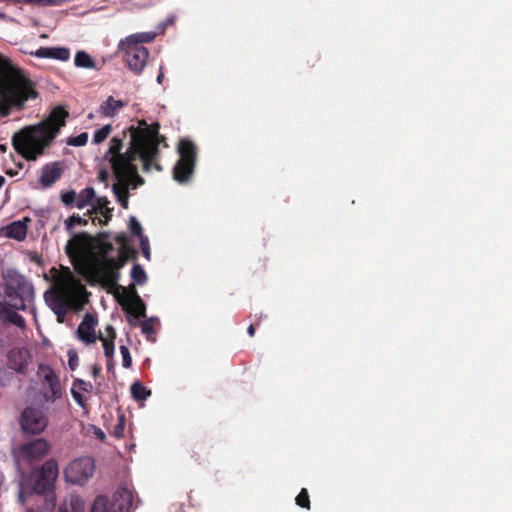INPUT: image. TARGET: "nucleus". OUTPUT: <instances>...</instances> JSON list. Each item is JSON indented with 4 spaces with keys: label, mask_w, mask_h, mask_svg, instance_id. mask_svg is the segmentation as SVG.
I'll list each match as a JSON object with an SVG mask.
<instances>
[{
    "label": "nucleus",
    "mask_w": 512,
    "mask_h": 512,
    "mask_svg": "<svg viewBox=\"0 0 512 512\" xmlns=\"http://www.w3.org/2000/svg\"><path fill=\"white\" fill-rule=\"evenodd\" d=\"M159 130L158 122L149 125L145 120H140L138 127L130 126L122 137L114 136L110 140L103 158L110 164L116 180L123 181L129 189L144 184L134 163L137 157L142 161L144 172H150L152 168L159 172L163 170L158 163L159 147L161 144L168 147V144Z\"/></svg>",
    "instance_id": "f257e3e1"
},
{
    "label": "nucleus",
    "mask_w": 512,
    "mask_h": 512,
    "mask_svg": "<svg viewBox=\"0 0 512 512\" xmlns=\"http://www.w3.org/2000/svg\"><path fill=\"white\" fill-rule=\"evenodd\" d=\"M113 245L106 240L105 234L93 237L88 233L73 235L68 240L65 252L75 271L83 276L90 285H96L104 273Z\"/></svg>",
    "instance_id": "f03ea898"
},
{
    "label": "nucleus",
    "mask_w": 512,
    "mask_h": 512,
    "mask_svg": "<svg viewBox=\"0 0 512 512\" xmlns=\"http://www.w3.org/2000/svg\"><path fill=\"white\" fill-rule=\"evenodd\" d=\"M68 117L69 112L63 106L54 107L38 124L25 126L16 132L12 137L13 148L25 160L36 161L52 145Z\"/></svg>",
    "instance_id": "7ed1b4c3"
},
{
    "label": "nucleus",
    "mask_w": 512,
    "mask_h": 512,
    "mask_svg": "<svg viewBox=\"0 0 512 512\" xmlns=\"http://www.w3.org/2000/svg\"><path fill=\"white\" fill-rule=\"evenodd\" d=\"M0 96L9 106L23 107L28 99L38 96L33 83L17 71H7L0 76Z\"/></svg>",
    "instance_id": "20e7f679"
},
{
    "label": "nucleus",
    "mask_w": 512,
    "mask_h": 512,
    "mask_svg": "<svg viewBox=\"0 0 512 512\" xmlns=\"http://www.w3.org/2000/svg\"><path fill=\"white\" fill-rule=\"evenodd\" d=\"M156 36V32H140L120 41L119 50L124 55L127 67L135 74H141L148 62L149 51L143 44L153 42Z\"/></svg>",
    "instance_id": "39448f33"
},
{
    "label": "nucleus",
    "mask_w": 512,
    "mask_h": 512,
    "mask_svg": "<svg viewBox=\"0 0 512 512\" xmlns=\"http://www.w3.org/2000/svg\"><path fill=\"white\" fill-rule=\"evenodd\" d=\"M5 282V295L9 305L15 310H25L26 302L34 297V289L30 282L16 269L8 268L2 273Z\"/></svg>",
    "instance_id": "423d86ee"
},
{
    "label": "nucleus",
    "mask_w": 512,
    "mask_h": 512,
    "mask_svg": "<svg viewBox=\"0 0 512 512\" xmlns=\"http://www.w3.org/2000/svg\"><path fill=\"white\" fill-rule=\"evenodd\" d=\"M85 295H87L86 287L78 279L69 276L53 300L52 309L57 315L58 322H63L67 309L76 308Z\"/></svg>",
    "instance_id": "0eeeda50"
},
{
    "label": "nucleus",
    "mask_w": 512,
    "mask_h": 512,
    "mask_svg": "<svg viewBox=\"0 0 512 512\" xmlns=\"http://www.w3.org/2000/svg\"><path fill=\"white\" fill-rule=\"evenodd\" d=\"M58 477V464L56 460H47L36 475L35 483L31 487V495L43 497L45 509L52 511L56 505L54 483Z\"/></svg>",
    "instance_id": "6e6552de"
},
{
    "label": "nucleus",
    "mask_w": 512,
    "mask_h": 512,
    "mask_svg": "<svg viewBox=\"0 0 512 512\" xmlns=\"http://www.w3.org/2000/svg\"><path fill=\"white\" fill-rule=\"evenodd\" d=\"M178 152L180 158L173 168V178L179 183H186L194 174L197 148L192 141L184 139L179 143Z\"/></svg>",
    "instance_id": "1a4fd4ad"
},
{
    "label": "nucleus",
    "mask_w": 512,
    "mask_h": 512,
    "mask_svg": "<svg viewBox=\"0 0 512 512\" xmlns=\"http://www.w3.org/2000/svg\"><path fill=\"white\" fill-rule=\"evenodd\" d=\"M132 493L126 489H119L110 502L106 496H97L91 507V512H129L132 506Z\"/></svg>",
    "instance_id": "9d476101"
},
{
    "label": "nucleus",
    "mask_w": 512,
    "mask_h": 512,
    "mask_svg": "<svg viewBox=\"0 0 512 512\" xmlns=\"http://www.w3.org/2000/svg\"><path fill=\"white\" fill-rule=\"evenodd\" d=\"M137 251L130 247H121L117 258H110L108 265L100 278V284L104 287L117 286L120 279L119 270L124 267L129 258H136Z\"/></svg>",
    "instance_id": "9b49d317"
},
{
    "label": "nucleus",
    "mask_w": 512,
    "mask_h": 512,
    "mask_svg": "<svg viewBox=\"0 0 512 512\" xmlns=\"http://www.w3.org/2000/svg\"><path fill=\"white\" fill-rule=\"evenodd\" d=\"M94 471V460L91 457H80L66 467L65 478L69 483L83 485L93 476Z\"/></svg>",
    "instance_id": "f8f14e48"
},
{
    "label": "nucleus",
    "mask_w": 512,
    "mask_h": 512,
    "mask_svg": "<svg viewBox=\"0 0 512 512\" xmlns=\"http://www.w3.org/2000/svg\"><path fill=\"white\" fill-rule=\"evenodd\" d=\"M48 425V418L40 407L27 406L21 413L20 426L25 434L37 435Z\"/></svg>",
    "instance_id": "ddd939ff"
},
{
    "label": "nucleus",
    "mask_w": 512,
    "mask_h": 512,
    "mask_svg": "<svg viewBox=\"0 0 512 512\" xmlns=\"http://www.w3.org/2000/svg\"><path fill=\"white\" fill-rule=\"evenodd\" d=\"M38 377L42 380L44 387H47V391L44 393V397L47 401L54 402L59 399L62 395L60 379L55 371L46 364H39Z\"/></svg>",
    "instance_id": "4468645a"
},
{
    "label": "nucleus",
    "mask_w": 512,
    "mask_h": 512,
    "mask_svg": "<svg viewBox=\"0 0 512 512\" xmlns=\"http://www.w3.org/2000/svg\"><path fill=\"white\" fill-rule=\"evenodd\" d=\"M50 450L47 440L38 438L33 441L22 444L19 447L18 455L21 459L27 461H37L44 458Z\"/></svg>",
    "instance_id": "2eb2a0df"
},
{
    "label": "nucleus",
    "mask_w": 512,
    "mask_h": 512,
    "mask_svg": "<svg viewBox=\"0 0 512 512\" xmlns=\"http://www.w3.org/2000/svg\"><path fill=\"white\" fill-rule=\"evenodd\" d=\"M31 358L32 356L26 348H14L7 354L8 367L20 374H26Z\"/></svg>",
    "instance_id": "dca6fc26"
},
{
    "label": "nucleus",
    "mask_w": 512,
    "mask_h": 512,
    "mask_svg": "<svg viewBox=\"0 0 512 512\" xmlns=\"http://www.w3.org/2000/svg\"><path fill=\"white\" fill-rule=\"evenodd\" d=\"M98 324V319L95 315L87 313L77 328L78 338L85 344H93L99 338L96 335L95 328Z\"/></svg>",
    "instance_id": "f3484780"
},
{
    "label": "nucleus",
    "mask_w": 512,
    "mask_h": 512,
    "mask_svg": "<svg viewBox=\"0 0 512 512\" xmlns=\"http://www.w3.org/2000/svg\"><path fill=\"white\" fill-rule=\"evenodd\" d=\"M62 175L60 162L46 164L41 169L40 184L44 188L51 187Z\"/></svg>",
    "instance_id": "a211bd4d"
},
{
    "label": "nucleus",
    "mask_w": 512,
    "mask_h": 512,
    "mask_svg": "<svg viewBox=\"0 0 512 512\" xmlns=\"http://www.w3.org/2000/svg\"><path fill=\"white\" fill-rule=\"evenodd\" d=\"M40 58H51L60 61H67L70 57V50L65 47H41L36 51Z\"/></svg>",
    "instance_id": "6ab92c4d"
},
{
    "label": "nucleus",
    "mask_w": 512,
    "mask_h": 512,
    "mask_svg": "<svg viewBox=\"0 0 512 512\" xmlns=\"http://www.w3.org/2000/svg\"><path fill=\"white\" fill-rule=\"evenodd\" d=\"M126 105L122 100H117L113 96H109L99 107V113L105 117H113L116 112Z\"/></svg>",
    "instance_id": "aec40b11"
},
{
    "label": "nucleus",
    "mask_w": 512,
    "mask_h": 512,
    "mask_svg": "<svg viewBox=\"0 0 512 512\" xmlns=\"http://www.w3.org/2000/svg\"><path fill=\"white\" fill-rule=\"evenodd\" d=\"M112 191L119 202V204L124 208H128L129 204V188L127 184H124L123 181H116V183L112 186Z\"/></svg>",
    "instance_id": "412c9836"
},
{
    "label": "nucleus",
    "mask_w": 512,
    "mask_h": 512,
    "mask_svg": "<svg viewBox=\"0 0 512 512\" xmlns=\"http://www.w3.org/2000/svg\"><path fill=\"white\" fill-rule=\"evenodd\" d=\"M84 510V501L78 496L70 495L63 504H61L58 512H84Z\"/></svg>",
    "instance_id": "4be33fe9"
},
{
    "label": "nucleus",
    "mask_w": 512,
    "mask_h": 512,
    "mask_svg": "<svg viewBox=\"0 0 512 512\" xmlns=\"http://www.w3.org/2000/svg\"><path fill=\"white\" fill-rule=\"evenodd\" d=\"M95 205L93 209L87 212V215L91 218L93 213H96L97 211H100L103 216L105 217V223H107L111 217H112V210L111 208H108L109 200L107 197H96L94 199Z\"/></svg>",
    "instance_id": "5701e85b"
},
{
    "label": "nucleus",
    "mask_w": 512,
    "mask_h": 512,
    "mask_svg": "<svg viewBox=\"0 0 512 512\" xmlns=\"http://www.w3.org/2000/svg\"><path fill=\"white\" fill-rule=\"evenodd\" d=\"M6 234L9 238L21 241L27 235V226L20 221H15L7 226Z\"/></svg>",
    "instance_id": "b1692460"
},
{
    "label": "nucleus",
    "mask_w": 512,
    "mask_h": 512,
    "mask_svg": "<svg viewBox=\"0 0 512 512\" xmlns=\"http://www.w3.org/2000/svg\"><path fill=\"white\" fill-rule=\"evenodd\" d=\"M95 199V190L93 187H86L79 194H77L76 198V207L78 209H83L88 205L94 203Z\"/></svg>",
    "instance_id": "393cba45"
},
{
    "label": "nucleus",
    "mask_w": 512,
    "mask_h": 512,
    "mask_svg": "<svg viewBox=\"0 0 512 512\" xmlns=\"http://www.w3.org/2000/svg\"><path fill=\"white\" fill-rule=\"evenodd\" d=\"M0 306L2 307V312H3V314H5L4 317L7 321L16 325L19 328L25 327V325H26L25 319L20 314L9 309L8 307H6L5 304L0 303Z\"/></svg>",
    "instance_id": "a878e982"
},
{
    "label": "nucleus",
    "mask_w": 512,
    "mask_h": 512,
    "mask_svg": "<svg viewBox=\"0 0 512 512\" xmlns=\"http://www.w3.org/2000/svg\"><path fill=\"white\" fill-rule=\"evenodd\" d=\"M75 66L85 69L95 68V61L85 51H78L74 58Z\"/></svg>",
    "instance_id": "bb28decb"
},
{
    "label": "nucleus",
    "mask_w": 512,
    "mask_h": 512,
    "mask_svg": "<svg viewBox=\"0 0 512 512\" xmlns=\"http://www.w3.org/2000/svg\"><path fill=\"white\" fill-rule=\"evenodd\" d=\"M88 224V219L81 217L79 214H73L69 216L65 222V229L69 234H72L75 226H86Z\"/></svg>",
    "instance_id": "cd10ccee"
},
{
    "label": "nucleus",
    "mask_w": 512,
    "mask_h": 512,
    "mask_svg": "<svg viewBox=\"0 0 512 512\" xmlns=\"http://www.w3.org/2000/svg\"><path fill=\"white\" fill-rule=\"evenodd\" d=\"M135 285L136 284L133 283V284H130L127 288H124L123 286H120L117 284V286H112V287H107V288L109 290L115 289L117 293L119 292V290H122L123 293H125L126 297L130 301L137 300L139 302L140 306H142V299L138 295Z\"/></svg>",
    "instance_id": "c85d7f7f"
},
{
    "label": "nucleus",
    "mask_w": 512,
    "mask_h": 512,
    "mask_svg": "<svg viewBox=\"0 0 512 512\" xmlns=\"http://www.w3.org/2000/svg\"><path fill=\"white\" fill-rule=\"evenodd\" d=\"M131 394L135 400L142 401L147 399L151 392L140 382H135L131 385Z\"/></svg>",
    "instance_id": "c756f323"
},
{
    "label": "nucleus",
    "mask_w": 512,
    "mask_h": 512,
    "mask_svg": "<svg viewBox=\"0 0 512 512\" xmlns=\"http://www.w3.org/2000/svg\"><path fill=\"white\" fill-rule=\"evenodd\" d=\"M130 275L135 284L143 285L147 282V274L140 264L133 265Z\"/></svg>",
    "instance_id": "7c9ffc66"
},
{
    "label": "nucleus",
    "mask_w": 512,
    "mask_h": 512,
    "mask_svg": "<svg viewBox=\"0 0 512 512\" xmlns=\"http://www.w3.org/2000/svg\"><path fill=\"white\" fill-rule=\"evenodd\" d=\"M131 304L128 307V312L132 314L135 318H143L146 316V307L144 302L142 301V306H140L137 300L130 301Z\"/></svg>",
    "instance_id": "2f4dec72"
},
{
    "label": "nucleus",
    "mask_w": 512,
    "mask_h": 512,
    "mask_svg": "<svg viewBox=\"0 0 512 512\" xmlns=\"http://www.w3.org/2000/svg\"><path fill=\"white\" fill-rule=\"evenodd\" d=\"M98 339L102 341L104 355L106 356L107 360H113L115 352V339H104L102 335H99Z\"/></svg>",
    "instance_id": "473e14b6"
},
{
    "label": "nucleus",
    "mask_w": 512,
    "mask_h": 512,
    "mask_svg": "<svg viewBox=\"0 0 512 512\" xmlns=\"http://www.w3.org/2000/svg\"><path fill=\"white\" fill-rule=\"evenodd\" d=\"M112 132V126L110 124L104 125L100 129L96 130L93 135V143H102Z\"/></svg>",
    "instance_id": "72a5a7b5"
},
{
    "label": "nucleus",
    "mask_w": 512,
    "mask_h": 512,
    "mask_svg": "<svg viewBox=\"0 0 512 512\" xmlns=\"http://www.w3.org/2000/svg\"><path fill=\"white\" fill-rule=\"evenodd\" d=\"M202 454H205L206 456L209 455L207 447L201 443H196L192 450L191 457L195 460L196 463L202 464L205 461V458L201 457Z\"/></svg>",
    "instance_id": "f704fd0d"
},
{
    "label": "nucleus",
    "mask_w": 512,
    "mask_h": 512,
    "mask_svg": "<svg viewBox=\"0 0 512 512\" xmlns=\"http://www.w3.org/2000/svg\"><path fill=\"white\" fill-rule=\"evenodd\" d=\"M295 502L298 506L301 508H305L307 510H310L311 503L310 498L308 494V490L306 488H302L299 494L295 498Z\"/></svg>",
    "instance_id": "c9c22d12"
},
{
    "label": "nucleus",
    "mask_w": 512,
    "mask_h": 512,
    "mask_svg": "<svg viewBox=\"0 0 512 512\" xmlns=\"http://www.w3.org/2000/svg\"><path fill=\"white\" fill-rule=\"evenodd\" d=\"M61 201L67 207H76L77 193L75 190H68L61 193Z\"/></svg>",
    "instance_id": "e433bc0d"
},
{
    "label": "nucleus",
    "mask_w": 512,
    "mask_h": 512,
    "mask_svg": "<svg viewBox=\"0 0 512 512\" xmlns=\"http://www.w3.org/2000/svg\"><path fill=\"white\" fill-rule=\"evenodd\" d=\"M87 142H88V134L86 132H83L75 137H71L67 141L68 145L76 146V147L84 146L87 144Z\"/></svg>",
    "instance_id": "4c0bfd02"
},
{
    "label": "nucleus",
    "mask_w": 512,
    "mask_h": 512,
    "mask_svg": "<svg viewBox=\"0 0 512 512\" xmlns=\"http://www.w3.org/2000/svg\"><path fill=\"white\" fill-rule=\"evenodd\" d=\"M129 229L133 235H136L140 238L144 237L142 226L134 216L130 217L129 219Z\"/></svg>",
    "instance_id": "58836bf2"
},
{
    "label": "nucleus",
    "mask_w": 512,
    "mask_h": 512,
    "mask_svg": "<svg viewBox=\"0 0 512 512\" xmlns=\"http://www.w3.org/2000/svg\"><path fill=\"white\" fill-rule=\"evenodd\" d=\"M120 353L122 355V365L124 368H130L132 366V357L130 355L128 347L125 345L120 346Z\"/></svg>",
    "instance_id": "ea45409f"
},
{
    "label": "nucleus",
    "mask_w": 512,
    "mask_h": 512,
    "mask_svg": "<svg viewBox=\"0 0 512 512\" xmlns=\"http://www.w3.org/2000/svg\"><path fill=\"white\" fill-rule=\"evenodd\" d=\"M73 387H76L79 390L84 391V392H92V390H93L92 383L89 381L82 380V379H75L73 381Z\"/></svg>",
    "instance_id": "a19ab883"
},
{
    "label": "nucleus",
    "mask_w": 512,
    "mask_h": 512,
    "mask_svg": "<svg viewBox=\"0 0 512 512\" xmlns=\"http://www.w3.org/2000/svg\"><path fill=\"white\" fill-rule=\"evenodd\" d=\"M78 362H79V359H78L77 352L75 350H69L68 351V365L72 371L77 368Z\"/></svg>",
    "instance_id": "79ce46f5"
},
{
    "label": "nucleus",
    "mask_w": 512,
    "mask_h": 512,
    "mask_svg": "<svg viewBox=\"0 0 512 512\" xmlns=\"http://www.w3.org/2000/svg\"><path fill=\"white\" fill-rule=\"evenodd\" d=\"M140 246H141L143 256L147 260H150L151 252H150V247H149V242H148L147 237L140 238Z\"/></svg>",
    "instance_id": "37998d69"
},
{
    "label": "nucleus",
    "mask_w": 512,
    "mask_h": 512,
    "mask_svg": "<svg viewBox=\"0 0 512 512\" xmlns=\"http://www.w3.org/2000/svg\"><path fill=\"white\" fill-rule=\"evenodd\" d=\"M71 394H72V397L73 399L75 400V402L81 406V407H85V398L83 397V395L81 394L80 391H78L76 389V387H73L71 388Z\"/></svg>",
    "instance_id": "c03bdc74"
},
{
    "label": "nucleus",
    "mask_w": 512,
    "mask_h": 512,
    "mask_svg": "<svg viewBox=\"0 0 512 512\" xmlns=\"http://www.w3.org/2000/svg\"><path fill=\"white\" fill-rule=\"evenodd\" d=\"M141 330L142 333L147 335V338H149V335L154 333L153 325L150 320H144L141 324Z\"/></svg>",
    "instance_id": "a18cd8bd"
},
{
    "label": "nucleus",
    "mask_w": 512,
    "mask_h": 512,
    "mask_svg": "<svg viewBox=\"0 0 512 512\" xmlns=\"http://www.w3.org/2000/svg\"><path fill=\"white\" fill-rule=\"evenodd\" d=\"M125 423L123 418H120L119 423L114 426L113 435L122 437L124 433Z\"/></svg>",
    "instance_id": "49530a36"
},
{
    "label": "nucleus",
    "mask_w": 512,
    "mask_h": 512,
    "mask_svg": "<svg viewBox=\"0 0 512 512\" xmlns=\"http://www.w3.org/2000/svg\"><path fill=\"white\" fill-rule=\"evenodd\" d=\"M11 380V374L5 369H0V385L4 386Z\"/></svg>",
    "instance_id": "de8ad7c7"
},
{
    "label": "nucleus",
    "mask_w": 512,
    "mask_h": 512,
    "mask_svg": "<svg viewBox=\"0 0 512 512\" xmlns=\"http://www.w3.org/2000/svg\"><path fill=\"white\" fill-rule=\"evenodd\" d=\"M106 336H103L104 339H115L116 331L112 325H107L105 328Z\"/></svg>",
    "instance_id": "09e8293b"
},
{
    "label": "nucleus",
    "mask_w": 512,
    "mask_h": 512,
    "mask_svg": "<svg viewBox=\"0 0 512 512\" xmlns=\"http://www.w3.org/2000/svg\"><path fill=\"white\" fill-rule=\"evenodd\" d=\"M115 241L121 245V247H128L127 246V242H128V237L127 235H125L124 233H121V234H118L116 235L115 237Z\"/></svg>",
    "instance_id": "8fccbe9b"
},
{
    "label": "nucleus",
    "mask_w": 512,
    "mask_h": 512,
    "mask_svg": "<svg viewBox=\"0 0 512 512\" xmlns=\"http://www.w3.org/2000/svg\"><path fill=\"white\" fill-rule=\"evenodd\" d=\"M109 177H110V174H109V172H108L107 170H105V169L100 170V171H99V173H98V179H99L101 182L105 183L106 185L108 184V179H109Z\"/></svg>",
    "instance_id": "3c124183"
},
{
    "label": "nucleus",
    "mask_w": 512,
    "mask_h": 512,
    "mask_svg": "<svg viewBox=\"0 0 512 512\" xmlns=\"http://www.w3.org/2000/svg\"><path fill=\"white\" fill-rule=\"evenodd\" d=\"M101 370H102V368L99 364H94L91 369L92 376L94 378H97L100 375Z\"/></svg>",
    "instance_id": "603ef678"
},
{
    "label": "nucleus",
    "mask_w": 512,
    "mask_h": 512,
    "mask_svg": "<svg viewBox=\"0 0 512 512\" xmlns=\"http://www.w3.org/2000/svg\"><path fill=\"white\" fill-rule=\"evenodd\" d=\"M163 79H164V72H163V67L161 66V67H160V70H159V74H158V76H157V82H158L159 84H162Z\"/></svg>",
    "instance_id": "864d4df0"
},
{
    "label": "nucleus",
    "mask_w": 512,
    "mask_h": 512,
    "mask_svg": "<svg viewBox=\"0 0 512 512\" xmlns=\"http://www.w3.org/2000/svg\"><path fill=\"white\" fill-rule=\"evenodd\" d=\"M26 491V485L25 484H22L21 485V489H20V493H19V498L21 499L22 502H24V493Z\"/></svg>",
    "instance_id": "5fc2aeb1"
},
{
    "label": "nucleus",
    "mask_w": 512,
    "mask_h": 512,
    "mask_svg": "<svg viewBox=\"0 0 512 512\" xmlns=\"http://www.w3.org/2000/svg\"><path fill=\"white\" fill-rule=\"evenodd\" d=\"M247 333L249 334L250 337H253L254 334H255V327L253 324H251L248 329H247Z\"/></svg>",
    "instance_id": "6e6d98bb"
},
{
    "label": "nucleus",
    "mask_w": 512,
    "mask_h": 512,
    "mask_svg": "<svg viewBox=\"0 0 512 512\" xmlns=\"http://www.w3.org/2000/svg\"><path fill=\"white\" fill-rule=\"evenodd\" d=\"M113 369H114L113 360H107V370H108V372L112 371Z\"/></svg>",
    "instance_id": "4d7b16f0"
},
{
    "label": "nucleus",
    "mask_w": 512,
    "mask_h": 512,
    "mask_svg": "<svg viewBox=\"0 0 512 512\" xmlns=\"http://www.w3.org/2000/svg\"><path fill=\"white\" fill-rule=\"evenodd\" d=\"M96 435L98 436L99 439L101 440H104L105 439V434L103 433V431H101L100 429H98V432L96 433Z\"/></svg>",
    "instance_id": "13d9d810"
},
{
    "label": "nucleus",
    "mask_w": 512,
    "mask_h": 512,
    "mask_svg": "<svg viewBox=\"0 0 512 512\" xmlns=\"http://www.w3.org/2000/svg\"><path fill=\"white\" fill-rule=\"evenodd\" d=\"M5 183V178L3 176L0 175V189L2 188V186L4 185Z\"/></svg>",
    "instance_id": "bf43d9fd"
},
{
    "label": "nucleus",
    "mask_w": 512,
    "mask_h": 512,
    "mask_svg": "<svg viewBox=\"0 0 512 512\" xmlns=\"http://www.w3.org/2000/svg\"><path fill=\"white\" fill-rule=\"evenodd\" d=\"M6 60L3 58V56L0 54V67L5 64Z\"/></svg>",
    "instance_id": "052dcab7"
},
{
    "label": "nucleus",
    "mask_w": 512,
    "mask_h": 512,
    "mask_svg": "<svg viewBox=\"0 0 512 512\" xmlns=\"http://www.w3.org/2000/svg\"><path fill=\"white\" fill-rule=\"evenodd\" d=\"M0 151L1 152H5L6 151V147L4 145H0Z\"/></svg>",
    "instance_id": "680f3d73"
},
{
    "label": "nucleus",
    "mask_w": 512,
    "mask_h": 512,
    "mask_svg": "<svg viewBox=\"0 0 512 512\" xmlns=\"http://www.w3.org/2000/svg\"><path fill=\"white\" fill-rule=\"evenodd\" d=\"M23 166H24V164H23L22 162H20V163H18V164H17V167H18V168H20V169H22V168H23Z\"/></svg>",
    "instance_id": "e2e57ef3"
}]
</instances>
